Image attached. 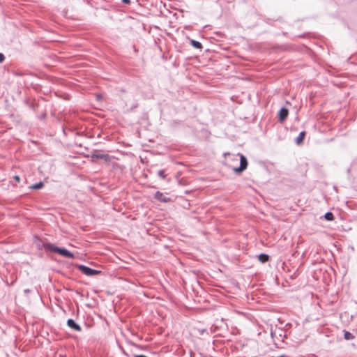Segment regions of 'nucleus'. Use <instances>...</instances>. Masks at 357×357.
Returning <instances> with one entry per match:
<instances>
[{
  "label": "nucleus",
  "mask_w": 357,
  "mask_h": 357,
  "mask_svg": "<svg viewBox=\"0 0 357 357\" xmlns=\"http://www.w3.org/2000/svg\"><path fill=\"white\" fill-rule=\"evenodd\" d=\"M124 3L129 4L130 3V0H122Z\"/></svg>",
  "instance_id": "nucleus-17"
},
{
  "label": "nucleus",
  "mask_w": 357,
  "mask_h": 357,
  "mask_svg": "<svg viewBox=\"0 0 357 357\" xmlns=\"http://www.w3.org/2000/svg\"><path fill=\"white\" fill-rule=\"evenodd\" d=\"M13 178L15 179L16 183H20V177L19 176H14Z\"/></svg>",
  "instance_id": "nucleus-15"
},
{
  "label": "nucleus",
  "mask_w": 357,
  "mask_h": 357,
  "mask_svg": "<svg viewBox=\"0 0 357 357\" xmlns=\"http://www.w3.org/2000/svg\"><path fill=\"white\" fill-rule=\"evenodd\" d=\"M158 176H160L163 179H165L166 178V175L165 174V171L164 170H160L158 172Z\"/></svg>",
  "instance_id": "nucleus-14"
},
{
  "label": "nucleus",
  "mask_w": 357,
  "mask_h": 357,
  "mask_svg": "<svg viewBox=\"0 0 357 357\" xmlns=\"http://www.w3.org/2000/svg\"><path fill=\"white\" fill-rule=\"evenodd\" d=\"M43 183L40 182L35 185H31L30 188L33 190H38V189H40L41 188H43Z\"/></svg>",
  "instance_id": "nucleus-12"
},
{
  "label": "nucleus",
  "mask_w": 357,
  "mask_h": 357,
  "mask_svg": "<svg viewBox=\"0 0 357 357\" xmlns=\"http://www.w3.org/2000/svg\"><path fill=\"white\" fill-rule=\"evenodd\" d=\"M45 247L50 251L58 253L63 257L70 259H73L75 257V255L66 249L59 248L53 244L47 243L45 245Z\"/></svg>",
  "instance_id": "nucleus-2"
},
{
  "label": "nucleus",
  "mask_w": 357,
  "mask_h": 357,
  "mask_svg": "<svg viewBox=\"0 0 357 357\" xmlns=\"http://www.w3.org/2000/svg\"><path fill=\"white\" fill-rule=\"evenodd\" d=\"M344 337L347 340H352L354 337V335L348 331L344 332Z\"/></svg>",
  "instance_id": "nucleus-13"
},
{
  "label": "nucleus",
  "mask_w": 357,
  "mask_h": 357,
  "mask_svg": "<svg viewBox=\"0 0 357 357\" xmlns=\"http://www.w3.org/2000/svg\"><path fill=\"white\" fill-rule=\"evenodd\" d=\"M155 198L163 202H167L169 201V198H167L162 192L159 191L156 192L155 194Z\"/></svg>",
  "instance_id": "nucleus-7"
},
{
  "label": "nucleus",
  "mask_w": 357,
  "mask_h": 357,
  "mask_svg": "<svg viewBox=\"0 0 357 357\" xmlns=\"http://www.w3.org/2000/svg\"><path fill=\"white\" fill-rule=\"evenodd\" d=\"M238 159L240 160L239 167H232L233 171L236 174L243 172L245 169H246L248 165L247 158L243 154L237 153L236 155H234V161H238Z\"/></svg>",
  "instance_id": "nucleus-1"
},
{
  "label": "nucleus",
  "mask_w": 357,
  "mask_h": 357,
  "mask_svg": "<svg viewBox=\"0 0 357 357\" xmlns=\"http://www.w3.org/2000/svg\"><path fill=\"white\" fill-rule=\"evenodd\" d=\"M258 258H259V261L262 263H265V262L268 261L269 259L268 255H267L266 254H260L258 256Z\"/></svg>",
  "instance_id": "nucleus-9"
},
{
  "label": "nucleus",
  "mask_w": 357,
  "mask_h": 357,
  "mask_svg": "<svg viewBox=\"0 0 357 357\" xmlns=\"http://www.w3.org/2000/svg\"><path fill=\"white\" fill-rule=\"evenodd\" d=\"M5 59V56L3 54L0 53V63H2Z\"/></svg>",
  "instance_id": "nucleus-16"
},
{
  "label": "nucleus",
  "mask_w": 357,
  "mask_h": 357,
  "mask_svg": "<svg viewBox=\"0 0 357 357\" xmlns=\"http://www.w3.org/2000/svg\"><path fill=\"white\" fill-rule=\"evenodd\" d=\"M289 110L287 108L282 107L279 112V121L283 122L288 116Z\"/></svg>",
  "instance_id": "nucleus-4"
},
{
  "label": "nucleus",
  "mask_w": 357,
  "mask_h": 357,
  "mask_svg": "<svg viewBox=\"0 0 357 357\" xmlns=\"http://www.w3.org/2000/svg\"><path fill=\"white\" fill-rule=\"evenodd\" d=\"M305 136V132L302 131L296 139V144L298 145L301 144L303 142Z\"/></svg>",
  "instance_id": "nucleus-8"
},
{
  "label": "nucleus",
  "mask_w": 357,
  "mask_h": 357,
  "mask_svg": "<svg viewBox=\"0 0 357 357\" xmlns=\"http://www.w3.org/2000/svg\"><path fill=\"white\" fill-rule=\"evenodd\" d=\"M91 158L93 160L95 159H103L104 160L109 162L110 160V157L107 154H93Z\"/></svg>",
  "instance_id": "nucleus-6"
},
{
  "label": "nucleus",
  "mask_w": 357,
  "mask_h": 357,
  "mask_svg": "<svg viewBox=\"0 0 357 357\" xmlns=\"http://www.w3.org/2000/svg\"><path fill=\"white\" fill-rule=\"evenodd\" d=\"M134 357H147L144 355H134Z\"/></svg>",
  "instance_id": "nucleus-18"
},
{
  "label": "nucleus",
  "mask_w": 357,
  "mask_h": 357,
  "mask_svg": "<svg viewBox=\"0 0 357 357\" xmlns=\"http://www.w3.org/2000/svg\"><path fill=\"white\" fill-rule=\"evenodd\" d=\"M190 44L195 48L197 49H202V45L201 43L198 42V41H196L195 40H190Z\"/></svg>",
  "instance_id": "nucleus-10"
},
{
  "label": "nucleus",
  "mask_w": 357,
  "mask_h": 357,
  "mask_svg": "<svg viewBox=\"0 0 357 357\" xmlns=\"http://www.w3.org/2000/svg\"><path fill=\"white\" fill-rule=\"evenodd\" d=\"M77 268L82 273L88 276L99 275L101 273L100 271L92 269L84 265H79Z\"/></svg>",
  "instance_id": "nucleus-3"
},
{
  "label": "nucleus",
  "mask_w": 357,
  "mask_h": 357,
  "mask_svg": "<svg viewBox=\"0 0 357 357\" xmlns=\"http://www.w3.org/2000/svg\"><path fill=\"white\" fill-rule=\"evenodd\" d=\"M324 218L326 220L332 221L334 220V215L331 212H328L325 214Z\"/></svg>",
  "instance_id": "nucleus-11"
},
{
  "label": "nucleus",
  "mask_w": 357,
  "mask_h": 357,
  "mask_svg": "<svg viewBox=\"0 0 357 357\" xmlns=\"http://www.w3.org/2000/svg\"><path fill=\"white\" fill-rule=\"evenodd\" d=\"M67 324H68V326L70 328H71L72 329L77 331H81V327L77 323H75V321L74 320L70 319L68 320Z\"/></svg>",
  "instance_id": "nucleus-5"
}]
</instances>
